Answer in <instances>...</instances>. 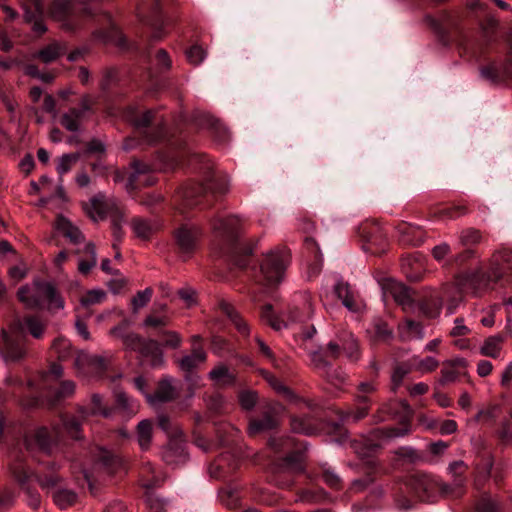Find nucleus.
<instances>
[{"label": "nucleus", "instance_id": "24", "mask_svg": "<svg viewBox=\"0 0 512 512\" xmlns=\"http://www.w3.org/2000/svg\"><path fill=\"white\" fill-rule=\"evenodd\" d=\"M67 51V47L64 43L54 41L47 46L43 47L39 51H37L33 58L39 59L41 62L45 64L52 63L56 61L59 57L64 55Z\"/></svg>", "mask_w": 512, "mask_h": 512}, {"label": "nucleus", "instance_id": "23", "mask_svg": "<svg viewBox=\"0 0 512 512\" xmlns=\"http://www.w3.org/2000/svg\"><path fill=\"white\" fill-rule=\"evenodd\" d=\"M134 171L130 174L126 188L128 191H132L136 189L139 184L144 185H151L153 184V181L150 180V177L146 176V174L149 172V166L140 162V161H134L132 163Z\"/></svg>", "mask_w": 512, "mask_h": 512}, {"label": "nucleus", "instance_id": "1", "mask_svg": "<svg viewBox=\"0 0 512 512\" xmlns=\"http://www.w3.org/2000/svg\"><path fill=\"white\" fill-rule=\"evenodd\" d=\"M13 478L18 482L28 496V505L34 509L40 506L41 498L38 492L31 488L30 484L37 481L40 487L51 493L53 502L60 509H67L77 501V494L67 488L59 486L61 478L55 474L36 476L30 471L26 462L19 455H14L9 465Z\"/></svg>", "mask_w": 512, "mask_h": 512}, {"label": "nucleus", "instance_id": "8", "mask_svg": "<svg viewBox=\"0 0 512 512\" xmlns=\"http://www.w3.org/2000/svg\"><path fill=\"white\" fill-rule=\"evenodd\" d=\"M229 190V181L226 177H215L208 186L199 183H190L181 191L183 204L186 207H193L201 203V199L208 197L211 193L224 194Z\"/></svg>", "mask_w": 512, "mask_h": 512}, {"label": "nucleus", "instance_id": "26", "mask_svg": "<svg viewBox=\"0 0 512 512\" xmlns=\"http://www.w3.org/2000/svg\"><path fill=\"white\" fill-rule=\"evenodd\" d=\"M88 110L89 107L86 103H83L81 108L70 109L61 118L62 126L68 131L77 132L80 128V123Z\"/></svg>", "mask_w": 512, "mask_h": 512}, {"label": "nucleus", "instance_id": "32", "mask_svg": "<svg viewBox=\"0 0 512 512\" xmlns=\"http://www.w3.org/2000/svg\"><path fill=\"white\" fill-rule=\"evenodd\" d=\"M56 229L74 244L83 239L81 231L63 216L57 218Z\"/></svg>", "mask_w": 512, "mask_h": 512}, {"label": "nucleus", "instance_id": "34", "mask_svg": "<svg viewBox=\"0 0 512 512\" xmlns=\"http://www.w3.org/2000/svg\"><path fill=\"white\" fill-rule=\"evenodd\" d=\"M504 337L500 334L486 338L480 347V353L483 356L497 358L502 350Z\"/></svg>", "mask_w": 512, "mask_h": 512}, {"label": "nucleus", "instance_id": "22", "mask_svg": "<svg viewBox=\"0 0 512 512\" xmlns=\"http://www.w3.org/2000/svg\"><path fill=\"white\" fill-rule=\"evenodd\" d=\"M176 396V388L172 384L171 378H164L158 384V388L154 394H147L146 399L151 405L168 402Z\"/></svg>", "mask_w": 512, "mask_h": 512}, {"label": "nucleus", "instance_id": "12", "mask_svg": "<svg viewBox=\"0 0 512 512\" xmlns=\"http://www.w3.org/2000/svg\"><path fill=\"white\" fill-rule=\"evenodd\" d=\"M94 460L92 473L83 471L84 478L87 481L89 487L92 486V479L94 473L112 475L123 465L122 458L111 451H108L102 447H96L94 450Z\"/></svg>", "mask_w": 512, "mask_h": 512}, {"label": "nucleus", "instance_id": "11", "mask_svg": "<svg viewBox=\"0 0 512 512\" xmlns=\"http://www.w3.org/2000/svg\"><path fill=\"white\" fill-rule=\"evenodd\" d=\"M326 354L331 358H338L344 354L350 361H358L360 358L359 344L352 332L341 330L334 340L327 345Z\"/></svg>", "mask_w": 512, "mask_h": 512}, {"label": "nucleus", "instance_id": "38", "mask_svg": "<svg viewBox=\"0 0 512 512\" xmlns=\"http://www.w3.org/2000/svg\"><path fill=\"white\" fill-rule=\"evenodd\" d=\"M131 228L138 238L147 240L157 230V225L146 219L135 218L131 222Z\"/></svg>", "mask_w": 512, "mask_h": 512}, {"label": "nucleus", "instance_id": "31", "mask_svg": "<svg viewBox=\"0 0 512 512\" xmlns=\"http://www.w3.org/2000/svg\"><path fill=\"white\" fill-rule=\"evenodd\" d=\"M220 308L241 335H249L250 330L248 324L245 320L242 319L240 314L234 309L232 305L227 302H221Z\"/></svg>", "mask_w": 512, "mask_h": 512}, {"label": "nucleus", "instance_id": "59", "mask_svg": "<svg viewBox=\"0 0 512 512\" xmlns=\"http://www.w3.org/2000/svg\"><path fill=\"white\" fill-rule=\"evenodd\" d=\"M186 57L192 65H199L206 57L205 50L199 45H193L186 51Z\"/></svg>", "mask_w": 512, "mask_h": 512}, {"label": "nucleus", "instance_id": "18", "mask_svg": "<svg viewBox=\"0 0 512 512\" xmlns=\"http://www.w3.org/2000/svg\"><path fill=\"white\" fill-rule=\"evenodd\" d=\"M200 236L201 229L192 224H182L174 232L175 242L184 254H189L195 250Z\"/></svg>", "mask_w": 512, "mask_h": 512}, {"label": "nucleus", "instance_id": "56", "mask_svg": "<svg viewBox=\"0 0 512 512\" xmlns=\"http://www.w3.org/2000/svg\"><path fill=\"white\" fill-rule=\"evenodd\" d=\"M492 470V462L487 460L482 466L477 468V473L474 479V485L479 489L486 480L489 479Z\"/></svg>", "mask_w": 512, "mask_h": 512}, {"label": "nucleus", "instance_id": "29", "mask_svg": "<svg viewBox=\"0 0 512 512\" xmlns=\"http://www.w3.org/2000/svg\"><path fill=\"white\" fill-rule=\"evenodd\" d=\"M137 442L142 451H147L152 443L153 423L151 420L140 421L136 429Z\"/></svg>", "mask_w": 512, "mask_h": 512}, {"label": "nucleus", "instance_id": "42", "mask_svg": "<svg viewBox=\"0 0 512 512\" xmlns=\"http://www.w3.org/2000/svg\"><path fill=\"white\" fill-rule=\"evenodd\" d=\"M83 253L90 254V259H80L78 263V270L82 274H87L92 268L96 266L97 255L94 244L88 243L83 249Z\"/></svg>", "mask_w": 512, "mask_h": 512}, {"label": "nucleus", "instance_id": "30", "mask_svg": "<svg viewBox=\"0 0 512 512\" xmlns=\"http://www.w3.org/2000/svg\"><path fill=\"white\" fill-rule=\"evenodd\" d=\"M397 229L403 243L412 246H418L422 243V232L419 227L408 223H402L397 227Z\"/></svg>", "mask_w": 512, "mask_h": 512}, {"label": "nucleus", "instance_id": "41", "mask_svg": "<svg viewBox=\"0 0 512 512\" xmlns=\"http://www.w3.org/2000/svg\"><path fill=\"white\" fill-rule=\"evenodd\" d=\"M209 378L218 385H231L235 382V376L223 364L212 369L209 372Z\"/></svg>", "mask_w": 512, "mask_h": 512}, {"label": "nucleus", "instance_id": "28", "mask_svg": "<svg viewBox=\"0 0 512 512\" xmlns=\"http://www.w3.org/2000/svg\"><path fill=\"white\" fill-rule=\"evenodd\" d=\"M399 336L404 341L420 340L424 337L423 326L420 322L406 319L398 326Z\"/></svg>", "mask_w": 512, "mask_h": 512}, {"label": "nucleus", "instance_id": "39", "mask_svg": "<svg viewBox=\"0 0 512 512\" xmlns=\"http://www.w3.org/2000/svg\"><path fill=\"white\" fill-rule=\"evenodd\" d=\"M75 391V384L73 381L66 380L60 383L57 389L51 390L48 394L49 402L51 405H56L60 401L73 395Z\"/></svg>", "mask_w": 512, "mask_h": 512}, {"label": "nucleus", "instance_id": "19", "mask_svg": "<svg viewBox=\"0 0 512 512\" xmlns=\"http://www.w3.org/2000/svg\"><path fill=\"white\" fill-rule=\"evenodd\" d=\"M75 366L84 375L99 376L106 370L107 362L102 356L80 353L75 359Z\"/></svg>", "mask_w": 512, "mask_h": 512}, {"label": "nucleus", "instance_id": "5", "mask_svg": "<svg viewBox=\"0 0 512 512\" xmlns=\"http://www.w3.org/2000/svg\"><path fill=\"white\" fill-rule=\"evenodd\" d=\"M84 209L93 221L103 220L108 217L111 221L115 239L121 241L123 237V212L118 202L114 200L107 201L104 195L98 194L89 203L85 204Z\"/></svg>", "mask_w": 512, "mask_h": 512}, {"label": "nucleus", "instance_id": "35", "mask_svg": "<svg viewBox=\"0 0 512 512\" xmlns=\"http://www.w3.org/2000/svg\"><path fill=\"white\" fill-rule=\"evenodd\" d=\"M466 489V478H453L452 483H442L440 481V494L459 498L464 495Z\"/></svg>", "mask_w": 512, "mask_h": 512}, {"label": "nucleus", "instance_id": "57", "mask_svg": "<svg viewBox=\"0 0 512 512\" xmlns=\"http://www.w3.org/2000/svg\"><path fill=\"white\" fill-rule=\"evenodd\" d=\"M480 74L483 78L491 82H497L502 78V76L508 75L506 71L501 72L494 64L481 68Z\"/></svg>", "mask_w": 512, "mask_h": 512}, {"label": "nucleus", "instance_id": "47", "mask_svg": "<svg viewBox=\"0 0 512 512\" xmlns=\"http://www.w3.org/2000/svg\"><path fill=\"white\" fill-rule=\"evenodd\" d=\"M106 292L102 289H92L86 292V294L81 297L80 304L82 307H89L91 305L100 304L106 299Z\"/></svg>", "mask_w": 512, "mask_h": 512}, {"label": "nucleus", "instance_id": "54", "mask_svg": "<svg viewBox=\"0 0 512 512\" xmlns=\"http://www.w3.org/2000/svg\"><path fill=\"white\" fill-rule=\"evenodd\" d=\"M476 510L478 512H498L499 504L490 495H482L476 504Z\"/></svg>", "mask_w": 512, "mask_h": 512}, {"label": "nucleus", "instance_id": "60", "mask_svg": "<svg viewBox=\"0 0 512 512\" xmlns=\"http://www.w3.org/2000/svg\"><path fill=\"white\" fill-rule=\"evenodd\" d=\"M471 333V329L465 324V320L462 317L454 319L453 327L451 328L449 335L452 337H464Z\"/></svg>", "mask_w": 512, "mask_h": 512}, {"label": "nucleus", "instance_id": "55", "mask_svg": "<svg viewBox=\"0 0 512 512\" xmlns=\"http://www.w3.org/2000/svg\"><path fill=\"white\" fill-rule=\"evenodd\" d=\"M265 379L277 393L282 394L287 398H292L294 396L293 392L272 374L268 372L265 373Z\"/></svg>", "mask_w": 512, "mask_h": 512}, {"label": "nucleus", "instance_id": "52", "mask_svg": "<svg viewBox=\"0 0 512 512\" xmlns=\"http://www.w3.org/2000/svg\"><path fill=\"white\" fill-rule=\"evenodd\" d=\"M440 373L441 376L439 378V383L441 385H446L455 382L457 378L460 376L461 371H459L452 365H449L446 362H444Z\"/></svg>", "mask_w": 512, "mask_h": 512}, {"label": "nucleus", "instance_id": "2", "mask_svg": "<svg viewBox=\"0 0 512 512\" xmlns=\"http://www.w3.org/2000/svg\"><path fill=\"white\" fill-rule=\"evenodd\" d=\"M90 412L84 407L78 410V417L64 416L61 418V426L54 425L50 429L47 427L38 428L31 437L26 438L27 448H30L32 441L35 445L46 453H50L53 446L58 442L63 433H66L72 439H80V427L88 415H102L108 417L110 411L102 406V397L99 394L92 395Z\"/></svg>", "mask_w": 512, "mask_h": 512}, {"label": "nucleus", "instance_id": "27", "mask_svg": "<svg viewBox=\"0 0 512 512\" xmlns=\"http://www.w3.org/2000/svg\"><path fill=\"white\" fill-rule=\"evenodd\" d=\"M206 358L207 354L202 347H194L191 354L181 358L179 367L182 371L189 373L204 363Z\"/></svg>", "mask_w": 512, "mask_h": 512}, {"label": "nucleus", "instance_id": "21", "mask_svg": "<svg viewBox=\"0 0 512 512\" xmlns=\"http://www.w3.org/2000/svg\"><path fill=\"white\" fill-rule=\"evenodd\" d=\"M490 266L495 280H499L506 271L512 272V249L503 248L494 253Z\"/></svg>", "mask_w": 512, "mask_h": 512}, {"label": "nucleus", "instance_id": "53", "mask_svg": "<svg viewBox=\"0 0 512 512\" xmlns=\"http://www.w3.org/2000/svg\"><path fill=\"white\" fill-rule=\"evenodd\" d=\"M238 399L242 409L250 411L255 407L258 396L255 391L242 390L239 392Z\"/></svg>", "mask_w": 512, "mask_h": 512}, {"label": "nucleus", "instance_id": "36", "mask_svg": "<svg viewBox=\"0 0 512 512\" xmlns=\"http://www.w3.org/2000/svg\"><path fill=\"white\" fill-rule=\"evenodd\" d=\"M466 489V478H453L452 483H442L440 481V494L459 498L464 495Z\"/></svg>", "mask_w": 512, "mask_h": 512}, {"label": "nucleus", "instance_id": "63", "mask_svg": "<svg viewBox=\"0 0 512 512\" xmlns=\"http://www.w3.org/2000/svg\"><path fill=\"white\" fill-rule=\"evenodd\" d=\"M118 404L130 414H135L138 411V404L130 399L125 393H120L117 396Z\"/></svg>", "mask_w": 512, "mask_h": 512}, {"label": "nucleus", "instance_id": "45", "mask_svg": "<svg viewBox=\"0 0 512 512\" xmlns=\"http://www.w3.org/2000/svg\"><path fill=\"white\" fill-rule=\"evenodd\" d=\"M80 158L79 153L63 154L57 163L56 170L59 174L60 179L63 175L68 173L72 167L78 162Z\"/></svg>", "mask_w": 512, "mask_h": 512}, {"label": "nucleus", "instance_id": "33", "mask_svg": "<svg viewBox=\"0 0 512 512\" xmlns=\"http://www.w3.org/2000/svg\"><path fill=\"white\" fill-rule=\"evenodd\" d=\"M389 293L392 295L394 300L403 306L404 309L406 307H409L413 303V299L411 297V293L409 289L403 285L402 283L398 282H391L388 285Z\"/></svg>", "mask_w": 512, "mask_h": 512}, {"label": "nucleus", "instance_id": "16", "mask_svg": "<svg viewBox=\"0 0 512 512\" xmlns=\"http://www.w3.org/2000/svg\"><path fill=\"white\" fill-rule=\"evenodd\" d=\"M20 4L24 10L25 21L32 25L33 31L38 35L45 33L47 28L43 21V3L40 0H20Z\"/></svg>", "mask_w": 512, "mask_h": 512}, {"label": "nucleus", "instance_id": "13", "mask_svg": "<svg viewBox=\"0 0 512 512\" xmlns=\"http://www.w3.org/2000/svg\"><path fill=\"white\" fill-rule=\"evenodd\" d=\"M406 490L421 501H433L440 494V480L427 474H414L409 478Z\"/></svg>", "mask_w": 512, "mask_h": 512}, {"label": "nucleus", "instance_id": "50", "mask_svg": "<svg viewBox=\"0 0 512 512\" xmlns=\"http://www.w3.org/2000/svg\"><path fill=\"white\" fill-rule=\"evenodd\" d=\"M153 290L146 288L142 291H138L131 300L132 309L134 312H138L139 309L145 307L151 300Z\"/></svg>", "mask_w": 512, "mask_h": 512}, {"label": "nucleus", "instance_id": "10", "mask_svg": "<svg viewBox=\"0 0 512 512\" xmlns=\"http://www.w3.org/2000/svg\"><path fill=\"white\" fill-rule=\"evenodd\" d=\"M127 349L138 351L143 357L148 358L154 367L164 363L163 352L160 344L155 340H144L135 333L126 334L122 340Z\"/></svg>", "mask_w": 512, "mask_h": 512}, {"label": "nucleus", "instance_id": "4", "mask_svg": "<svg viewBox=\"0 0 512 512\" xmlns=\"http://www.w3.org/2000/svg\"><path fill=\"white\" fill-rule=\"evenodd\" d=\"M19 300L28 308H40L47 304L49 310L64 308V300L49 282L35 281L32 287L23 286L18 290Z\"/></svg>", "mask_w": 512, "mask_h": 512}, {"label": "nucleus", "instance_id": "61", "mask_svg": "<svg viewBox=\"0 0 512 512\" xmlns=\"http://www.w3.org/2000/svg\"><path fill=\"white\" fill-rule=\"evenodd\" d=\"M497 435L504 444L512 443V421L505 418L497 430Z\"/></svg>", "mask_w": 512, "mask_h": 512}, {"label": "nucleus", "instance_id": "17", "mask_svg": "<svg viewBox=\"0 0 512 512\" xmlns=\"http://www.w3.org/2000/svg\"><path fill=\"white\" fill-rule=\"evenodd\" d=\"M161 455L163 461L169 466L178 467L185 464L189 458L185 440L170 436V440L163 447Z\"/></svg>", "mask_w": 512, "mask_h": 512}, {"label": "nucleus", "instance_id": "3", "mask_svg": "<svg viewBox=\"0 0 512 512\" xmlns=\"http://www.w3.org/2000/svg\"><path fill=\"white\" fill-rule=\"evenodd\" d=\"M28 331L34 338L39 339L45 331V324L36 316H26L17 320L10 327L9 332H3L0 356L5 363H16L26 356L23 334Z\"/></svg>", "mask_w": 512, "mask_h": 512}, {"label": "nucleus", "instance_id": "43", "mask_svg": "<svg viewBox=\"0 0 512 512\" xmlns=\"http://www.w3.org/2000/svg\"><path fill=\"white\" fill-rule=\"evenodd\" d=\"M71 6V0H55L51 5L50 15L57 21H65Z\"/></svg>", "mask_w": 512, "mask_h": 512}, {"label": "nucleus", "instance_id": "15", "mask_svg": "<svg viewBox=\"0 0 512 512\" xmlns=\"http://www.w3.org/2000/svg\"><path fill=\"white\" fill-rule=\"evenodd\" d=\"M409 432V425L407 423H403L402 427H383V428H377L372 431L371 435L375 439V441H369L366 444L367 451H360L357 447H355L356 452L361 456L365 457L368 456L370 452L374 451L375 449L379 448L382 445L383 441L391 440L394 438L402 437L408 434Z\"/></svg>", "mask_w": 512, "mask_h": 512}, {"label": "nucleus", "instance_id": "44", "mask_svg": "<svg viewBox=\"0 0 512 512\" xmlns=\"http://www.w3.org/2000/svg\"><path fill=\"white\" fill-rule=\"evenodd\" d=\"M291 428L294 432L305 435H312L316 432V428L309 417H293Z\"/></svg>", "mask_w": 512, "mask_h": 512}, {"label": "nucleus", "instance_id": "14", "mask_svg": "<svg viewBox=\"0 0 512 512\" xmlns=\"http://www.w3.org/2000/svg\"><path fill=\"white\" fill-rule=\"evenodd\" d=\"M497 281L498 280L494 279V273L491 269L489 273H484L482 270L478 269L466 272L460 276L458 284L462 292L478 296L487 291L491 287V284Z\"/></svg>", "mask_w": 512, "mask_h": 512}, {"label": "nucleus", "instance_id": "20", "mask_svg": "<svg viewBox=\"0 0 512 512\" xmlns=\"http://www.w3.org/2000/svg\"><path fill=\"white\" fill-rule=\"evenodd\" d=\"M276 408H268L263 412L262 418H252L248 425V434L256 436L277 426Z\"/></svg>", "mask_w": 512, "mask_h": 512}, {"label": "nucleus", "instance_id": "40", "mask_svg": "<svg viewBox=\"0 0 512 512\" xmlns=\"http://www.w3.org/2000/svg\"><path fill=\"white\" fill-rule=\"evenodd\" d=\"M336 296L342 301V304L350 311H357L358 305L354 303L349 285L343 281H338L334 285Z\"/></svg>", "mask_w": 512, "mask_h": 512}, {"label": "nucleus", "instance_id": "6", "mask_svg": "<svg viewBox=\"0 0 512 512\" xmlns=\"http://www.w3.org/2000/svg\"><path fill=\"white\" fill-rule=\"evenodd\" d=\"M289 262L286 250H276L267 253L260 265L259 282L267 287L279 284Z\"/></svg>", "mask_w": 512, "mask_h": 512}, {"label": "nucleus", "instance_id": "25", "mask_svg": "<svg viewBox=\"0 0 512 512\" xmlns=\"http://www.w3.org/2000/svg\"><path fill=\"white\" fill-rule=\"evenodd\" d=\"M443 305V298L439 294H431L417 304L420 314L427 318L439 316Z\"/></svg>", "mask_w": 512, "mask_h": 512}, {"label": "nucleus", "instance_id": "58", "mask_svg": "<svg viewBox=\"0 0 512 512\" xmlns=\"http://www.w3.org/2000/svg\"><path fill=\"white\" fill-rule=\"evenodd\" d=\"M467 213V208L464 205H455L439 210V217L442 219H456Z\"/></svg>", "mask_w": 512, "mask_h": 512}, {"label": "nucleus", "instance_id": "7", "mask_svg": "<svg viewBox=\"0 0 512 512\" xmlns=\"http://www.w3.org/2000/svg\"><path fill=\"white\" fill-rule=\"evenodd\" d=\"M312 314L313 305L311 298L308 294H303L301 309L298 307L291 309L286 320L283 316L275 315L272 306L269 304L262 307L261 318L262 320L266 321L274 330L280 331L281 329L288 327L290 323L300 322L310 318Z\"/></svg>", "mask_w": 512, "mask_h": 512}, {"label": "nucleus", "instance_id": "51", "mask_svg": "<svg viewBox=\"0 0 512 512\" xmlns=\"http://www.w3.org/2000/svg\"><path fill=\"white\" fill-rule=\"evenodd\" d=\"M310 359L313 367L318 370V372L322 375L323 373H327L330 369V363L325 358V354L321 351H313L310 353Z\"/></svg>", "mask_w": 512, "mask_h": 512}, {"label": "nucleus", "instance_id": "9", "mask_svg": "<svg viewBox=\"0 0 512 512\" xmlns=\"http://www.w3.org/2000/svg\"><path fill=\"white\" fill-rule=\"evenodd\" d=\"M214 240L223 250H230L237 242L242 222L237 216L215 219L212 223Z\"/></svg>", "mask_w": 512, "mask_h": 512}, {"label": "nucleus", "instance_id": "48", "mask_svg": "<svg viewBox=\"0 0 512 512\" xmlns=\"http://www.w3.org/2000/svg\"><path fill=\"white\" fill-rule=\"evenodd\" d=\"M501 408L498 404H490L485 409L479 410L474 421L488 423L494 421L500 414Z\"/></svg>", "mask_w": 512, "mask_h": 512}, {"label": "nucleus", "instance_id": "37", "mask_svg": "<svg viewBox=\"0 0 512 512\" xmlns=\"http://www.w3.org/2000/svg\"><path fill=\"white\" fill-rule=\"evenodd\" d=\"M356 401L358 403L356 410L345 412L342 416V420L357 422L367 416L369 411V398L366 395H358Z\"/></svg>", "mask_w": 512, "mask_h": 512}, {"label": "nucleus", "instance_id": "64", "mask_svg": "<svg viewBox=\"0 0 512 512\" xmlns=\"http://www.w3.org/2000/svg\"><path fill=\"white\" fill-rule=\"evenodd\" d=\"M301 457L302 455L299 453V452H293L291 454H289L286 458H285V466L287 469L291 470V471H297V472H300L302 471V466H301Z\"/></svg>", "mask_w": 512, "mask_h": 512}, {"label": "nucleus", "instance_id": "62", "mask_svg": "<svg viewBox=\"0 0 512 512\" xmlns=\"http://www.w3.org/2000/svg\"><path fill=\"white\" fill-rule=\"evenodd\" d=\"M481 239V235L478 230L467 229L462 231L460 240L463 245H474L477 244Z\"/></svg>", "mask_w": 512, "mask_h": 512}, {"label": "nucleus", "instance_id": "49", "mask_svg": "<svg viewBox=\"0 0 512 512\" xmlns=\"http://www.w3.org/2000/svg\"><path fill=\"white\" fill-rule=\"evenodd\" d=\"M410 371V366L405 364L397 365L394 368V371L391 375V390L393 392L397 391V389L401 386L404 378L410 373Z\"/></svg>", "mask_w": 512, "mask_h": 512}, {"label": "nucleus", "instance_id": "46", "mask_svg": "<svg viewBox=\"0 0 512 512\" xmlns=\"http://www.w3.org/2000/svg\"><path fill=\"white\" fill-rule=\"evenodd\" d=\"M157 419L160 429L167 434L168 440H170V436L173 438H183L181 429L168 416L160 414Z\"/></svg>", "mask_w": 512, "mask_h": 512}]
</instances>
